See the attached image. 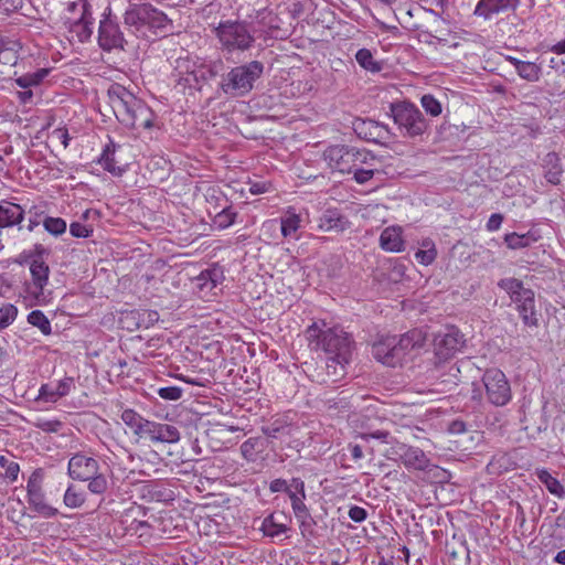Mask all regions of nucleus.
Here are the masks:
<instances>
[{
	"mask_svg": "<svg viewBox=\"0 0 565 565\" xmlns=\"http://www.w3.org/2000/svg\"><path fill=\"white\" fill-rule=\"evenodd\" d=\"M108 103L117 120L127 128L149 129L154 114L147 104L120 84H111L107 90Z\"/></svg>",
	"mask_w": 565,
	"mask_h": 565,
	"instance_id": "nucleus-1",
	"label": "nucleus"
},
{
	"mask_svg": "<svg viewBox=\"0 0 565 565\" xmlns=\"http://www.w3.org/2000/svg\"><path fill=\"white\" fill-rule=\"evenodd\" d=\"M305 337L311 350L323 351L328 358L351 362L355 343L343 328L329 327L324 321L313 322L307 328Z\"/></svg>",
	"mask_w": 565,
	"mask_h": 565,
	"instance_id": "nucleus-2",
	"label": "nucleus"
},
{
	"mask_svg": "<svg viewBox=\"0 0 565 565\" xmlns=\"http://www.w3.org/2000/svg\"><path fill=\"white\" fill-rule=\"evenodd\" d=\"M264 71V63L257 60L231 67L222 74L217 92L231 98L245 97L255 88Z\"/></svg>",
	"mask_w": 565,
	"mask_h": 565,
	"instance_id": "nucleus-3",
	"label": "nucleus"
},
{
	"mask_svg": "<svg viewBox=\"0 0 565 565\" xmlns=\"http://www.w3.org/2000/svg\"><path fill=\"white\" fill-rule=\"evenodd\" d=\"M213 33L220 43V50L225 55L248 51L256 41L249 25L243 21H221L213 29Z\"/></svg>",
	"mask_w": 565,
	"mask_h": 565,
	"instance_id": "nucleus-4",
	"label": "nucleus"
},
{
	"mask_svg": "<svg viewBox=\"0 0 565 565\" xmlns=\"http://www.w3.org/2000/svg\"><path fill=\"white\" fill-rule=\"evenodd\" d=\"M124 23L134 28L136 32L148 29L156 34L167 33L172 26V21L167 14L150 3L131 4L124 14Z\"/></svg>",
	"mask_w": 565,
	"mask_h": 565,
	"instance_id": "nucleus-5",
	"label": "nucleus"
},
{
	"mask_svg": "<svg viewBox=\"0 0 565 565\" xmlns=\"http://www.w3.org/2000/svg\"><path fill=\"white\" fill-rule=\"evenodd\" d=\"M390 114L404 137H423L429 129V120L425 118L420 109L413 103H392L390 105Z\"/></svg>",
	"mask_w": 565,
	"mask_h": 565,
	"instance_id": "nucleus-6",
	"label": "nucleus"
},
{
	"mask_svg": "<svg viewBox=\"0 0 565 565\" xmlns=\"http://www.w3.org/2000/svg\"><path fill=\"white\" fill-rule=\"evenodd\" d=\"M498 286L503 289L512 302L516 305V310L524 324L536 327L539 323L537 311L535 308L534 291L525 288L523 282L516 278H504L498 282Z\"/></svg>",
	"mask_w": 565,
	"mask_h": 565,
	"instance_id": "nucleus-7",
	"label": "nucleus"
},
{
	"mask_svg": "<svg viewBox=\"0 0 565 565\" xmlns=\"http://www.w3.org/2000/svg\"><path fill=\"white\" fill-rule=\"evenodd\" d=\"M366 149H359L348 145H333L323 151V159L329 168L340 173H351L355 167L363 163Z\"/></svg>",
	"mask_w": 565,
	"mask_h": 565,
	"instance_id": "nucleus-8",
	"label": "nucleus"
},
{
	"mask_svg": "<svg viewBox=\"0 0 565 565\" xmlns=\"http://www.w3.org/2000/svg\"><path fill=\"white\" fill-rule=\"evenodd\" d=\"M482 385L487 401L494 406H504L512 398L510 383L499 369H488L482 375Z\"/></svg>",
	"mask_w": 565,
	"mask_h": 565,
	"instance_id": "nucleus-9",
	"label": "nucleus"
},
{
	"mask_svg": "<svg viewBox=\"0 0 565 565\" xmlns=\"http://www.w3.org/2000/svg\"><path fill=\"white\" fill-rule=\"evenodd\" d=\"M465 345V338L455 326H448L434 338L435 355L440 361H447Z\"/></svg>",
	"mask_w": 565,
	"mask_h": 565,
	"instance_id": "nucleus-10",
	"label": "nucleus"
},
{
	"mask_svg": "<svg viewBox=\"0 0 565 565\" xmlns=\"http://www.w3.org/2000/svg\"><path fill=\"white\" fill-rule=\"evenodd\" d=\"M126 40L116 19L111 17L110 9L103 14L98 28V45L103 51L124 50Z\"/></svg>",
	"mask_w": 565,
	"mask_h": 565,
	"instance_id": "nucleus-11",
	"label": "nucleus"
},
{
	"mask_svg": "<svg viewBox=\"0 0 565 565\" xmlns=\"http://www.w3.org/2000/svg\"><path fill=\"white\" fill-rule=\"evenodd\" d=\"M82 11L77 18H66L64 25L76 36L77 41L84 43L88 41L93 34L94 18L92 13V6L87 0H81Z\"/></svg>",
	"mask_w": 565,
	"mask_h": 565,
	"instance_id": "nucleus-12",
	"label": "nucleus"
},
{
	"mask_svg": "<svg viewBox=\"0 0 565 565\" xmlns=\"http://www.w3.org/2000/svg\"><path fill=\"white\" fill-rule=\"evenodd\" d=\"M373 356L382 364L396 367L405 360L401 348L397 345V335H387L373 344Z\"/></svg>",
	"mask_w": 565,
	"mask_h": 565,
	"instance_id": "nucleus-13",
	"label": "nucleus"
},
{
	"mask_svg": "<svg viewBox=\"0 0 565 565\" xmlns=\"http://www.w3.org/2000/svg\"><path fill=\"white\" fill-rule=\"evenodd\" d=\"M97 470H100L99 462L85 452H76L68 460L67 475L73 480L85 481L97 473Z\"/></svg>",
	"mask_w": 565,
	"mask_h": 565,
	"instance_id": "nucleus-14",
	"label": "nucleus"
},
{
	"mask_svg": "<svg viewBox=\"0 0 565 565\" xmlns=\"http://www.w3.org/2000/svg\"><path fill=\"white\" fill-rule=\"evenodd\" d=\"M145 436L152 443L175 444L180 440L181 435L174 425L149 420Z\"/></svg>",
	"mask_w": 565,
	"mask_h": 565,
	"instance_id": "nucleus-15",
	"label": "nucleus"
},
{
	"mask_svg": "<svg viewBox=\"0 0 565 565\" xmlns=\"http://www.w3.org/2000/svg\"><path fill=\"white\" fill-rule=\"evenodd\" d=\"M520 4V0H479L473 14L482 17L484 20L491 19L509 10L514 11Z\"/></svg>",
	"mask_w": 565,
	"mask_h": 565,
	"instance_id": "nucleus-16",
	"label": "nucleus"
},
{
	"mask_svg": "<svg viewBox=\"0 0 565 565\" xmlns=\"http://www.w3.org/2000/svg\"><path fill=\"white\" fill-rule=\"evenodd\" d=\"M399 458L407 469L425 471L430 466V460L418 447L399 446Z\"/></svg>",
	"mask_w": 565,
	"mask_h": 565,
	"instance_id": "nucleus-17",
	"label": "nucleus"
},
{
	"mask_svg": "<svg viewBox=\"0 0 565 565\" xmlns=\"http://www.w3.org/2000/svg\"><path fill=\"white\" fill-rule=\"evenodd\" d=\"M350 226V221L338 209H327L319 217L318 227L324 232L342 233Z\"/></svg>",
	"mask_w": 565,
	"mask_h": 565,
	"instance_id": "nucleus-18",
	"label": "nucleus"
},
{
	"mask_svg": "<svg viewBox=\"0 0 565 565\" xmlns=\"http://www.w3.org/2000/svg\"><path fill=\"white\" fill-rule=\"evenodd\" d=\"M74 385L72 377H65L56 383L55 386L51 384H42L39 390L38 401L45 403H54L58 398L66 396Z\"/></svg>",
	"mask_w": 565,
	"mask_h": 565,
	"instance_id": "nucleus-19",
	"label": "nucleus"
},
{
	"mask_svg": "<svg viewBox=\"0 0 565 565\" xmlns=\"http://www.w3.org/2000/svg\"><path fill=\"white\" fill-rule=\"evenodd\" d=\"M30 273L32 276V284L28 287L30 294L35 298L43 295V289L47 285L50 267L45 262H31Z\"/></svg>",
	"mask_w": 565,
	"mask_h": 565,
	"instance_id": "nucleus-20",
	"label": "nucleus"
},
{
	"mask_svg": "<svg viewBox=\"0 0 565 565\" xmlns=\"http://www.w3.org/2000/svg\"><path fill=\"white\" fill-rule=\"evenodd\" d=\"M350 362L340 361V359H332L327 356L324 373H318L317 381L326 385L338 383L345 376L347 365Z\"/></svg>",
	"mask_w": 565,
	"mask_h": 565,
	"instance_id": "nucleus-21",
	"label": "nucleus"
},
{
	"mask_svg": "<svg viewBox=\"0 0 565 565\" xmlns=\"http://www.w3.org/2000/svg\"><path fill=\"white\" fill-rule=\"evenodd\" d=\"M427 340V333L419 328H414L397 337V345L406 358L411 352L419 350Z\"/></svg>",
	"mask_w": 565,
	"mask_h": 565,
	"instance_id": "nucleus-22",
	"label": "nucleus"
},
{
	"mask_svg": "<svg viewBox=\"0 0 565 565\" xmlns=\"http://www.w3.org/2000/svg\"><path fill=\"white\" fill-rule=\"evenodd\" d=\"M543 175L546 181L553 185L561 183L564 168L558 154L554 151L545 154L542 161Z\"/></svg>",
	"mask_w": 565,
	"mask_h": 565,
	"instance_id": "nucleus-23",
	"label": "nucleus"
},
{
	"mask_svg": "<svg viewBox=\"0 0 565 565\" xmlns=\"http://www.w3.org/2000/svg\"><path fill=\"white\" fill-rule=\"evenodd\" d=\"M23 217L24 211L19 204L8 201L0 202V228L18 225Z\"/></svg>",
	"mask_w": 565,
	"mask_h": 565,
	"instance_id": "nucleus-24",
	"label": "nucleus"
},
{
	"mask_svg": "<svg viewBox=\"0 0 565 565\" xmlns=\"http://www.w3.org/2000/svg\"><path fill=\"white\" fill-rule=\"evenodd\" d=\"M268 447V439L264 437H250L241 445V454L247 461L255 462Z\"/></svg>",
	"mask_w": 565,
	"mask_h": 565,
	"instance_id": "nucleus-25",
	"label": "nucleus"
},
{
	"mask_svg": "<svg viewBox=\"0 0 565 565\" xmlns=\"http://www.w3.org/2000/svg\"><path fill=\"white\" fill-rule=\"evenodd\" d=\"M30 508L43 518L50 519L58 514V510L46 502L44 491L26 494Z\"/></svg>",
	"mask_w": 565,
	"mask_h": 565,
	"instance_id": "nucleus-26",
	"label": "nucleus"
},
{
	"mask_svg": "<svg viewBox=\"0 0 565 565\" xmlns=\"http://www.w3.org/2000/svg\"><path fill=\"white\" fill-rule=\"evenodd\" d=\"M438 380L440 384L445 385V388L450 391L451 387L457 386L461 381V371L458 363H448L437 365Z\"/></svg>",
	"mask_w": 565,
	"mask_h": 565,
	"instance_id": "nucleus-27",
	"label": "nucleus"
},
{
	"mask_svg": "<svg viewBox=\"0 0 565 565\" xmlns=\"http://www.w3.org/2000/svg\"><path fill=\"white\" fill-rule=\"evenodd\" d=\"M194 70L196 72V77L202 85L217 76L222 77V74H225V64L222 58H216L207 63H203Z\"/></svg>",
	"mask_w": 565,
	"mask_h": 565,
	"instance_id": "nucleus-28",
	"label": "nucleus"
},
{
	"mask_svg": "<svg viewBox=\"0 0 565 565\" xmlns=\"http://www.w3.org/2000/svg\"><path fill=\"white\" fill-rule=\"evenodd\" d=\"M380 245L384 250L387 252H401L404 248V241L402 238V232L398 227H387L380 236Z\"/></svg>",
	"mask_w": 565,
	"mask_h": 565,
	"instance_id": "nucleus-29",
	"label": "nucleus"
},
{
	"mask_svg": "<svg viewBox=\"0 0 565 565\" xmlns=\"http://www.w3.org/2000/svg\"><path fill=\"white\" fill-rule=\"evenodd\" d=\"M117 147L118 145H116L113 140H109L98 159V163L102 164L104 170L107 172L111 173L113 175L120 177L126 171V169L116 166L115 152Z\"/></svg>",
	"mask_w": 565,
	"mask_h": 565,
	"instance_id": "nucleus-30",
	"label": "nucleus"
},
{
	"mask_svg": "<svg viewBox=\"0 0 565 565\" xmlns=\"http://www.w3.org/2000/svg\"><path fill=\"white\" fill-rule=\"evenodd\" d=\"M280 232L286 239H299V230L301 227V218L294 212H287L280 217Z\"/></svg>",
	"mask_w": 565,
	"mask_h": 565,
	"instance_id": "nucleus-31",
	"label": "nucleus"
},
{
	"mask_svg": "<svg viewBox=\"0 0 565 565\" xmlns=\"http://www.w3.org/2000/svg\"><path fill=\"white\" fill-rule=\"evenodd\" d=\"M278 518L287 519V515H285L282 512H274L263 520L260 530L265 536L276 537L285 534L289 530V527L284 522H278Z\"/></svg>",
	"mask_w": 565,
	"mask_h": 565,
	"instance_id": "nucleus-32",
	"label": "nucleus"
},
{
	"mask_svg": "<svg viewBox=\"0 0 565 565\" xmlns=\"http://www.w3.org/2000/svg\"><path fill=\"white\" fill-rule=\"evenodd\" d=\"M540 236L536 232L529 231L525 234H518L515 232L505 234L504 243L511 249H521L531 246L537 242Z\"/></svg>",
	"mask_w": 565,
	"mask_h": 565,
	"instance_id": "nucleus-33",
	"label": "nucleus"
},
{
	"mask_svg": "<svg viewBox=\"0 0 565 565\" xmlns=\"http://www.w3.org/2000/svg\"><path fill=\"white\" fill-rule=\"evenodd\" d=\"M121 420L134 430L137 436H145L149 420L131 408H127L121 414Z\"/></svg>",
	"mask_w": 565,
	"mask_h": 565,
	"instance_id": "nucleus-34",
	"label": "nucleus"
},
{
	"mask_svg": "<svg viewBox=\"0 0 565 565\" xmlns=\"http://www.w3.org/2000/svg\"><path fill=\"white\" fill-rule=\"evenodd\" d=\"M49 68H39L35 72L22 74L15 77L13 81L20 88L32 89L33 87H38L49 75Z\"/></svg>",
	"mask_w": 565,
	"mask_h": 565,
	"instance_id": "nucleus-35",
	"label": "nucleus"
},
{
	"mask_svg": "<svg viewBox=\"0 0 565 565\" xmlns=\"http://www.w3.org/2000/svg\"><path fill=\"white\" fill-rule=\"evenodd\" d=\"M535 475L539 481L545 486L551 494L559 499L565 498V488L546 469H537Z\"/></svg>",
	"mask_w": 565,
	"mask_h": 565,
	"instance_id": "nucleus-36",
	"label": "nucleus"
},
{
	"mask_svg": "<svg viewBox=\"0 0 565 565\" xmlns=\"http://www.w3.org/2000/svg\"><path fill=\"white\" fill-rule=\"evenodd\" d=\"M86 499V492L71 483L63 495V503L70 509H79L85 504Z\"/></svg>",
	"mask_w": 565,
	"mask_h": 565,
	"instance_id": "nucleus-37",
	"label": "nucleus"
},
{
	"mask_svg": "<svg viewBox=\"0 0 565 565\" xmlns=\"http://www.w3.org/2000/svg\"><path fill=\"white\" fill-rule=\"evenodd\" d=\"M126 319H131L136 328H149L159 320V313L156 310L130 311Z\"/></svg>",
	"mask_w": 565,
	"mask_h": 565,
	"instance_id": "nucleus-38",
	"label": "nucleus"
},
{
	"mask_svg": "<svg viewBox=\"0 0 565 565\" xmlns=\"http://www.w3.org/2000/svg\"><path fill=\"white\" fill-rule=\"evenodd\" d=\"M198 279L200 281V287L202 289L209 288L210 290H212L213 288L217 287V285H220L223 281L224 275H223V271L221 270V268L213 267V268L203 270L200 274V276L198 277Z\"/></svg>",
	"mask_w": 565,
	"mask_h": 565,
	"instance_id": "nucleus-39",
	"label": "nucleus"
},
{
	"mask_svg": "<svg viewBox=\"0 0 565 565\" xmlns=\"http://www.w3.org/2000/svg\"><path fill=\"white\" fill-rule=\"evenodd\" d=\"M262 433L267 438H274V439H277V438H280V437H284V436H290V434H291V425L287 424L284 420L276 419L273 423H270V424H268L266 426H263L262 427Z\"/></svg>",
	"mask_w": 565,
	"mask_h": 565,
	"instance_id": "nucleus-40",
	"label": "nucleus"
},
{
	"mask_svg": "<svg viewBox=\"0 0 565 565\" xmlns=\"http://www.w3.org/2000/svg\"><path fill=\"white\" fill-rule=\"evenodd\" d=\"M237 213L230 205L222 206L213 217V225L218 230H225L234 224Z\"/></svg>",
	"mask_w": 565,
	"mask_h": 565,
	"instance_id": "nucleus-41",
	"label": "nucleus"
},
{
	"mask_svg": "<svg viewBox=\"0 0 565 565\" xmlns=\"http://www.w3.org/2000/svg\"><path fill=\"white\" fill-rule=\"evenodd\" d=\"M422 249H418L415 253V258L422 265H430L437 257V250L435 247V243L426 238L422 242Z\"/></svg>",
	"mask_w": 565,
	"mask_h": 565,
	"instance_id": "nucleus-42",
	"label": "nucleus"
},
{
	"mask_svg": "<svg viewBox=\"0 0 565 565\" xmlns=\"http://www.w3.org/2000/svg\"><path fill=\"white\" fill-rule=\"evenodd\" d=\"M87 489L92 494L102 495L109 489V482L107 477L97 470V473L87 478Z\"/></svg>",
	"mask_w": 565,
	"mask_h": 565,
	"instance_id": "nucleus-43",
	"label": "nucleus"
},
{
	"mask_svg": "<svg viewBox=\"0 0 565 565\" xmlns=\"http://www.w3.org/2000/svg\"><path fill=\"white\" fill-rule=\"evenodd\" d=\"M18 49L19 44L17 42L0 45V64L14 66L19 58Z\"/></svg>",
	"mask_w": 565,
	"mask_h": 565,
	"instance_id": "nucleus-44",
	"label": "nucleus"
},
{
	"mask_svg": "<svg viewBox=\"0 0 565 565\" xmlns=\"http://www.w3.org/2000/svg\"><path fill=\"white\" fill-rule=\"evenodd\" d=\"M355 60L361 67L373 73L381 71L379 62L374 61L373 55L367 49H360L355 54Z\"/></svg>",
	"mask_w": 565,
	"mask_h": 565,
	"instance_id": "nucleus-45",
	"label": "nucleus"
},
{
	"mask_svg": "<svg viewBox=\"0 0 565 565\" xmlns=\"http://www.w3.org/2000/svg\"><path fill=\"white\" fill-rule=\"evenodd\" d=\"M28 322L41 330L45 335L52 333V327L50 320L41 310H33L28 316Z\"/></svg>",
	"mask_w": 565,
	"mask_h": 565,
	"instance_id": "nucleus-46",
	"label": "nucleus"
},
{
	"mask_svg": "<svg viewBox=\"0 0 565 565\" xmlns=\"http://www.w3.org/2000/svg\"><path fill=\"white\" fill-rule=\"evenodd\" d=\"M516 72L523 79L536 82L540 78L541 68L533 62L523 61L519 63Z\"/></svg>",
	"mask_w": 565,
	"mask_h": 565,
	"instance_id": "nucleus-47",
	"label": "nucleus"
},
{
	"mask_svg": "<svg viewBox=\"0 0 565 565\" xmlns=\"http://www.w3.org/2000/svg\"><path fill=\"white\" fill-rule=\"evenodd\" d=\"M420 104L426 114L430 115L431 117H437L443 111L440 102L430 94L423 95L420 98Z\"/></svg>",
	"mask_w": 565,
	"mask_h": 565,
	"instance_id": "nucleus-48",
	"label": "nucleus"
},
{
	"mask_svg": "<svg viewBox=\"0 0 565 565\" xmlns=\"http://www.w3.org/2000/svg\"><path fill=\"white\" fill-rule=\"evenodd\" d=\"M45 231L54 236L62 235L66 231V222L62 217L46 216L43 220Z\"/></svg>",
	"mask_w": 565,
	"mask_h": 565,
	"instance_id": "nucleus-49",
	"label": "nucleus"
},
{
	"mask_svg": "<svg viewBox=\"0 0 565 565\" xmlns=\"http://www.w3.org/2000/svg\"><path fill=\"white\" fill-rule=\"evenodd\" d=\"M296 519L299 521V527H300L301 535L306 539L313 537L316 534L315 526H316L317 522L311 516L310 512L307 514H303L299 518H296Z\"/></svg>",
	"mask_w": 565,
	"mask_h": 565,
	"instance_id": "nucleus-50",
	"label": "nucleus"
},
{
	"mask_svg": "<svg viewBox=\"0 0 565 565\" xmlns=\"http://www.w3.org/2000/svg\"><path fill=\"white\" fill-rule=\"evenodd\" d=\"M18 309L11 303H7L0 308V330L9 327L17 318Z\"/></svg>",
	"mask_w": 565,
	"mask_h": 565,
	"instance_id": "nucleus-51",
	"label": "nucleus"
},
{
	"mask_svg": "<svg viewBox=\"0 0 565 565\" xmlns=\"http://www.w3.org/2000/svg\"><path fill=\"white\" fill-rule=\"evenodd\" d=\"M510 460L505 454L495 455L492 457L487 468L490 473H502L508 470Z\"/></svg>",
	"mask_w": 565,
	"mask_h": 565,
	"instance_id": "nucleus-52",
	"label": "nucleus"
},
{
	"mask_svg": "<svg viewBox=\"0 0 565 565\" xmlns=\"http://www.w3.org/2000/svg\"><path fill=\"white\" fill-rule=\"evenodd\" d=\"M382 172L383 171L381 169L363 170V169H358L355 167V169H353V171L351 173H353V179L355 180L356 183L364 184L367 181H370L371 179H373L375 175L382 174Z\"/></svg>",
	"mask_w": 565,
	"mask_h": 565,
	"instance_id": "nucleus-53",
	"label": "nucleus"
},
{
	"mask_svg": "<svg viewBox=\"0 0 565 565\" xmlns=\"http://www.w3.org/2000/svg\"><path fill=\"white\" fill-rule=\"evenodd\" d=\"M42 481H43V471L41 469H36L32 472V475L29 477L28 483H26V494L36 492V491H43L42 489Z\"/></svg>",
	"mask_w": 565,
	"mask_h": 565,
	"instance_id": "nucleus-54",
	"label": "nucleus"
},
{
	"mask_svg": "<svg viewBox=\"0 0 565 565\" xmlns=\"http://www.w3.org/2000/svg\"><path fill=\"white\" fill-rule=\"evenodd\" d=\"M178 84L182 85L184 88L189 87V88H194L196 90H201V88H202L200 81L196 77L195 70L181 76Z\"/></svg>",
	"mask_w": 565,
	"mask_h": 565,
	"instance_id": "nucleus-55",
	"label": "nucleus"
},
{
	"mask_svg": "<svg viewBox=\"0 0 565 565\" xmlns=\"http://www.w3.org/2000/svg\"><path fill=\"white\" fill-rule=\"evenodd\" d=\"M70 233L74 237L86 238L92 235L93 228L90 226L84 225L79 222H73L70 225Z\"/></svg>",
	"mask_w": 565,
	"mask_h": 565,
	"instance_id": "nucleus-56",
	"label": "nucleus"
},
{
	"mask_svg": "<svg viewBox=\"0 0 565 565\" xmlns=\"http://www.w3.org/2000/svg\"><path fill=\"white\" fill-rule=\"evenodd\" d=\"M158 394L163 399L178 401L182 396V388L178 386L161 387L158 390Z\"/></svg>",
	"mask_w": 565,
	"mask_h": 565,
	"instance_id": "nucleus-57",
	"label": "nucleus"
},
{
	"mask_svg": "<svg viewBox=\"0 0 565 565\" xmlns=\"http://www.w3.org/2000/svg\"><path fill=\"white\" fill-rule=\"evenodd\" d=\"M34 426L45 433H57L62 427V423L60 420L38 419Z\"/></svg>",
	"mask_w": 565,
	"mask_h": 565,
	"instance_id": "nucleus-58",
	"label": "nucleus"
},
{
	"mask_svg": "<svg viewBox=\"0 0 565 565\" xmlns=\"http://www.w3.org/2000/svg\"><path fill=\"white\" fill-rule=\"evenodd\" d=\"M31 254L32 262H45L44 258L51 254V250L44 247L42 244H35L33 248L28 249Z\"/></svg>",
	"mask_w": 565,
	"mask_h": 565,
	"instance_id": "nucleus-59",
	"label": "nucleus"
},
{
	"mask_svg": "<svg viewBox=\"0 0 565 565\" xmlns=\"http://www.w3.org/2000/svg\"><path fill=\"white\" fill-rule=\"evenodd\" d=\"M349 518L356 523H361L366 520L367 511L364 508L353 505L349 510Z\"/></svg>",
	"mask_w": 565,
	"mask_h": 565,
	"instance_id": "nucleus-60",
	"label": "nucleus"
},
{
	"mask_svg": "<svg viewBox=\"0 0 565 565\" xmlns=\"http://www.w3.org/2000/svg\"><path fill=\"white\" fill-rule=\"evenodd\" d=\"M23 0H0V10L10 13L22 8Z\"/></svg>",
	"mask_w": 565,
	"mask_h": 565,
	"instance_id": "nucleus-61",
	"label": "nucleus"
},
{
	"mask_svg": "<svg viewBox=\"0 0 565 565\" xmlns=\"http://www.w3.org/2000/svg\"><path fill=\"white\" fill-rule=\"evenodd\" d=\"M503 222V215L500 213L492 214L487 224L486 227L489 232L498 231Z\"/></svg>",
	"mask_w": 565,
	"mask_h": 565,
	"instance_id": "nucleus-62",
	"label": "nucleus"
},
{
	"mask_svg": "<svg viewBox=\"0 0 565 565\" xmlns=\"http://www.w3.org/2000/svg\"><path fill=\"white\" fill-rule=\"evenodd\" d=\"M365 159H363V163H360L356 168L358 169H379L377 166V159L376 157L369 150H366Z\"/></svg>",
	"mask_w": 565,
	"mask_h": 565,
	"instance_id": "nucleus-63",
	"label": "nucleus"
},
{
	"mask_svg": "<svg viewBox=\"0 0 565 565\" xmlns=\"http://www.w3.org/2000/svg\"><path fill=\"white\" fill-rule=\"evenodd\" d=\"M269 490L273 493H275V492H285L286 493L287 490H289L288 482L285 479H281V478L274 479L269 483Z\"/></svg>",
	"mask_w": 565,
	"mask_h": 565,
	"instance_id": "nucleus-64",
	"label": "nucleus"
}]
</instances>
